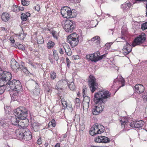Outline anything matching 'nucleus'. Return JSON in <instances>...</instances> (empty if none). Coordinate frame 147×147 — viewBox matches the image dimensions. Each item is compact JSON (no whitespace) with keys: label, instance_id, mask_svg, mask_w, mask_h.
Listing matches in <instances>:
<instances>
[{"label":"nucleus","instance_id":"f257e3e1","mask_svg":"<svg viewBox=\"0 0 147 147\" xmlns=\"http://www.w3.org/2000/svg\"><path fill=\"white\" fill-rule=\"evenodd\" d=\"M111 94L107 91H102L96 92L94 97V101L97 106L94 107L92 110V113L94 115H97L103 111L104 104L108 98L109 99Z\"/></svg>","mask_w":147,"mask_h":147},{"label":"nucleus","instance_id":"f03ea898","mask_svg":"<svg viewBox=\"0 0 147 147\" xmlns=\"http://www.w3.org/2000/svg\"><path fill=\"white\" fill-rule=\"evenodd\" d=\"M11 79L7 81V82L5 83V90L7 91L10 90H13V93L11 95V100L13 101L17 100L20 98L19 92L22 90V86L19 80H13L11 81Z\"/></svg>","mask_w":147,"mask_h":147},{"label":"nucleus","instance_id":"7ed1b4c3","mask_svg":"<svg viewBox=\"0 0 147 147\" xmlns=\"http://www.w3.org/2000/svg\"><path fill=\"white\" fill-rule=\"evenodd\" d=\"M27 109L24 107L17 108L14 111V116H12L11 119L12 124L15 125H19V120L25 119L27 116Z\"/></svg>","mask_w":147,"mask_h":147},{"label":"nucleus","instance_id":"20e7f679","mask_svg":"<svg viewBox=\"0 0 147 147\" xmlns=\"http://www.w3.org/2000/svg\"><path fill=\"white\" fill-rule=\"evenodd\" d=\"M12 78V75L9 72L3 71L0 69V94H3L5 90V83Z\"/></svg>","mask_w":147,"mask_h":147},{"label":"nucleus","instance_id":"39448f33","mask_svg":"<svg viewBox=\"0 0 147 147\" xmlns=\"http://www.w3.org/2000/svg\"><path fill=\"white\" fill-rule=\"evenodd\" d=\"M15 134L18 139L20 140L28 141L32 138L31 132L27 129H17L15 131Z\"/></svg>","mask_w":147,"mask_h":147},{"label":"nucleus","instance_id":"423d86ee","mask_svg":"<svg viewBox=\"0 0 147 147\" xmlns=\"http://www.w3.org/2000/svg\"><path fill=\"white\" fill-rule=\"evenodd\" d=\"M79 35L76 33L69 35L67 37V41L69 43L72 47L76 46L78 44Z\"/></svg>","mask_w":147,"mask_h":147},{"label":"nucleus","instance_id":"0eeeda50","mask_svg":"<svg viewBox=\"0 0 147 147\" xmlns=\"http://www.w3.org/2000/svg\"><path fill=\"white\" fill-rule=\"evenodd\" d=\"M104 129V127L102 125L97 123L95 124L94 127H92L90 129V135L93 136L103 133Z\"/></svg>","mask_w":147,"mask_h":147},{"label":"nucleus","instance_id":"6e6552de","mask_svg":"<svg viewBox=\"0 0 147 147\" xmlns=\"http://www.w3.org/2000/svg\"><path fill=\"white\" fill-rule=\"evenodd\" d=\"M88 82L91 91L94 92L98 86V84L96 81L95 77L92 75H90L88 78Z\"/></svg>","mask_w":147,"mask_h":147},{"label":"nucleus","instance_id":"1a4fd4ad","mask_svg":"<svg viewBox=\"0 0 147 147\" xmlns=\"http://www.w3.org/2000/svg\"><path fill=\"white\" fill-rule=\"evenodd\" d=\"M146 38L145 34L144 33H142L135 38L132 44L133 46L134 47L136 45L143 42L146 40Z\"/></svg>","mask_w":147,"mask_h":147},{"label":"nucleus","instance_id":"9d476101","mask_svg":"<svg viewBox=\"0 0 147 147\" xmlns=\"http://www.w3.org/2000/svg\"><path fill=\"white\" fill-rule=\"evenodd\" d=\"M74 29L73 23L69 20H65V31L67 32H71Z\"/></svg>","mask_w":147,"mask_h":147},{"label":"nucleus","instance_id":"9b49d317","mask_svg":"<svg viewBox=\"0 0 147 147\" xmlns=\"http://www.w3.org/2000/svg\"><path fill=\"white\" fill-rule=\"evenodd\" d=\"M65 11H66L65 13V18H73L76 16V13L72 12L70 8L67 6H65Z\"/></svg>","mask_w":147,"mask_h":147},{"label":"nucleus","instance_id":"f8f14e48","mask_svg":"<svg viewBox=\"0 0 147 147\" xmlns=\"http://www.w3.org/2000/svg\"><path fill=\"white\" fill-rule=\"evenodd\" d=\"M11 66L12 70L15 72L20 70V65L14 59L11 60Z\"/></svg>","mask_w":147,"mask_h":147},{"label":"nucleus","instance_id":"ddd939ff","mask_svg":"<svg viewBox=\"0 0 147 147\" xmlns=\"http://www.w3.org/2000/svg\"><path fill=\"white\" fill-rule=\"evenodd\" d=\"M144 123V122L141 120L134 121L130 123L129 125L132 127L139 128L142 127L143 126Z\"/></svg>","mask_w":147,"mask_h":147},{"label":"nucleus","instance_id":"4468645a","mask_svg":"<svg viewBox=\"0 0 147 147\" xmlns=\"http://www.w3.org/2000/svg\"><path fill=\"white\" fill-rule=\"evenodd\" d=\"M135 92L138 94H141L143 92L144 90V88L142 84H138L135 86Z\"/></svg>","mask_w":147,"mask_h":147},{"label":"nucleus","instance_id":"2eb2a0df","mask_svg":"<svg viewBox=\"0 0 147 147\" xmlns=\"http://www.w3.org/2000/svg\"><path fill=\"white\" fill-rule=\"evenodd\" d=\"M0 125L2 127V129L4 131L7 132L8 134H10L11 133V131H9L10 129L9 128L8 124L7 123H3V121H1L0 122Z\"/></svg>","mask_w":147,"mask_h":147},{"label":"nucleus","instance_id":"dca6fc26","mask_svg":"<svg viewBox=\"0 0 147 147\" xmlns=\"http://www.w3.org/2000/svg\"><path fill=\"white\" fill-rule=\"evenodd\" d=\"M131 7V3L129 1H127L121 6V8L124 11H126L128 9H129Z\"/></svg>","mask_w":147,"mask_h":147},{"label":"nucleus","instance_id":"f3484780","mask_svg":"<svg viewBox=\"0 0 147 147\" xmlns=\"http://www.w3.org/2000/svg\"><path fill=\"white\" fill-rule=\"evenodd\" d=\"M147 134L146 131L144 129L142 130L141 131H139L138 133L139 137L143 141H146L147 137Z\"/></svg>","mask_w":147,"mask_h":147},{"label":"nucleus","instance_id":"a211bd4d","mask_svg":"<svg viewBox=\"0 0 147 147\" xmlns=\"http://www.w3.org/2000/svg\"><path fill=\"white\" fill-rule=\"evenodd\" d=\"M87 59L91 60L92 61L96 62L97 61V57L95 56V54L94 53L89 55H87L86 57Z\"/></svg>","mask_w":147,"mask_h":147},{"label":"nucleus","instance_id":"6ab92c4d","mask_svg":"<svg viewBox=\"0 0 147 147\" xmlns=\"http://www.w3.org/2000/svg\"><path fill=\"white\" fill-rule=\"evenodd\" d=\"M21 121H20L19 125L22 128L26 127L28 125V121L27 120H22Z\"/></svg>","mask_w":147,"mask_h":147},{"label":"nucleus","instance_id":"aec40b11","mask_svg":"<svg viewBox=\"0 0 147 147\" xmlns=\"http://www.w3.org/2000/svg\"><path fill=\"white\" fill-rule=\"evenodd\" d=\"M9 18V16L8 13H3L1 16V19L4 22L8 21Z\"/></svg>","mask_w":147,"mask_h":147},{"label":"nucleus","instance_id":"412c9836","mask_svg":"<svg viewBox=\"0 0 147 147\" xmlns=\"http://www.w3.org/2000/svg\"><path fill=\"white\" fill-rule=\"evenodd\" d=\"M30 16V14L28 12L26 13H22L21 14V18L22 20L25 21L27 20V18Z\"/></svg>","mask_w":147,"mask_h":147},{"label":"nucleus","instance_id":"4be33fe9","mask_svg":"<svg viewBox=\"0 0 147 147\" xmlns=\"http://www.w3.org/2000/svg\"><path fill=\"white\" fill-rule=\"evenodd\" d=\"M32 128L35 131H38L39 129V125L38 123L34 122L32 124Z\"/></svg>","mask_w":147,"mask_h":147},{"label":"nucleus","instance_id":"5701e85b","mask_svg":"<svg viewBox=\"0 0 147 147\" xmlns=\"http://www.w3.org/2000/svg\"><path fill=\"white\" fill-rule=\"evenodd\" d=\"M66 108L69 112H71L73 111V108L71 104V102H66L65 103Z\"/></svg>","mask_w":147,"mask_h":147},{"label":"nucleus","instance_id":"b1692460","mask_svg":"<svg viewBox=\"0 0 147 147\" xmlns=\"http://www.w3.org/2000/svg\"><path fill=\"white\" fill-rule=\"evenodd\" d=\"M66 82L68 86V87L71 90H75L76 88V86L74 85V83L73 82H71L70 84H69L70 82H69V83H68V82L67 80Z\"/></svg>","mask_w":147,"mask_h":147},{"label":"nucleus","instance_id":"393cba45","mask_svg":"<svg viewBox=\"0 0 147 147\" xmlns=\"http://www.w3.org/2000/svg\"><path fill=\"white\" fill-rule=\"evenodd\" d=\"M101 138V143H107L110 142V139L106 137L102 136Z\"/></svg>","mask_w":147,"mask_h":147},{"label":"nucleus","instance_id":"a878e982","mask_svg":"<svg viewBox=\"0 0 147 147\" xmlns=\"http://www.w3.org/2000/svg\"><path fill=\"white\" fill-rule=\"evenodd\" d=\"M123 47L125 48V49L127 50L129 52H131L132 49V47L127 42L126 43V45L124 46Z\"/></svg>","mask_w":147,"mask_h":147},{"label":"nucleus","instance_id":"bb28decb","mask_svg":"<svg viewBox=\"0 0 147 147\" xmlns=\"http://www.w3.org/2000/svg\"><path fill=\"white\" fill-rule=\"evenodd\" d=\"M80 100L78 98H76L75 100V103L77 109L79 108L80 105Z\"/></svg>","mask_w":147,"mask_h":147},{"label":"nucleus","instance_id":"cd10ccee","mask_svg":"<svg viewBox=\"0 0 147 147\" xmlns=\"http://www.w3.org/2000/svg\"><path fill=\"white\" fill-rule=\"evenodd\" d=\"M19 6L13 5L11 8L12 10L14 12H18L19 11Z\"/></svg>","mask_w":147,"mask_h":147},{"label":"nucleus","instance_id":"c85d7f7f","mask_svg":"<svg viewBox=\"0 0 147 147\" xmlns=\"http://www.w3.org/2000/svg\"><path fill=\"white\" fill-rule=\"evenodd\" d=\"M128 121L127 119L123 117L121 118V119L120 120V122L122 125H125L126 124L128 123Z\"/></svg>","mask_w":147,"mask_h":147},{"label":"nucleus","instance_id":"c756f323","mask_svg":"<svg viewBox=\"0 0 147 147\" xmlns=\"http://www.w3.org/2000/svg\"><path fill=\"white\" fill-rule=\"evenodd\" d=\"M84 98L83 99V103H86L89 104V102L90 101V98L88 96H84Z\"/></svg>","mask_w":147,"mask_h":147},{"label":"nucleus","instance_id":"7c9ffc66","mask_svg":"<svg viewBox=\"0 0 147 147\" xmlns=\"http://www.w3.org/2000/svg\"><path fill=\"white\" fill-rule=\"evenodd\" d=\"M53 54L54 59L56 61H57L59 58V57L58 56L57 52L56 50H54L53 51Z\"/></svg>","mask_w":147,"mask_h":147},{"label":"nucleus","instance_id":"2f4dec72","mask_svg":"<svg viewBox=\"0 0 147 147\" xmlns=\"http://www.w3.org/2000/svg\"><path fill=\"white\" fill-rule=\"evenodd\" d=\"M54 43L51 41H49L47 44L48 48L49 49L52 48L54 45Z\"/></svg>","mask_w":147,"mask_h":147},{"label":"nucleus","instance_id":"473e14b6","mask_svg":"<svg viewBox=\"0 0 147 147\" xmlns=\"http://www.w3.org/2000/svg\"><path fill=\"white\" fill-rule=\"evenodd\" d=\"M136 3H139L140 2H143L146 1L147 2V0H135ZM146 16H147V3L146 4Z\"/></svg>","mask_w":147,"mask_h":147},{"label":"nucleus","instance_id":"72a5a7b5","mask_svg":"<svg viewBox=\"0 0 147 147\" xmlns=\"http://www.w3.org/2000/svg\"><path fill=\"white\" fill-rule=\"evenodd\" d=\"M83 110L86 111H87L89 108V104L83 103Z\"/></svg>","mask_w":147,"mask_h":147},{"label":"nucleus","instance_id":"f704fd0d","mask_svg":"<svg viewBox=\"0 0 147 147\" xmlns=\"http://www.w3.org/2000/svg\"><path fill=\"white\" fill-rule=\"evenodd\" d=\"M102 137V136H100L96 137L94 139L95 142L99 143H101L102 141L101 140Z\"/></svg>","mask_w":147,"mask_h":147},{"label":"nucleus","instance_id":"c9c22d12","mask_svg":"<svg viewBox=\"0 0 147 147\" xmlns=\"http://www.w3.org/2000/svg\"><path fill=\"white\" fill-rule=\"evenodd\" d=\"M107 54H105L99 56L97 57V61L100 60L102 59H105L107 56Z\"/></svg>","mask_w":147,"mask_h":147},{"label":"nucleus","instance_id":"e433bc0d","mask_svg":"<svg viewBox=\"0 0 147 147\" xmlns=\"http://www.w3.org/2000/svg\"><path fill=\"white\" fill-rule=\"evenodd\" d=\"M22 5L24 6L28 5L29 4V2L25 0H21Z\"/></svg>","mask_w":147,"mask_h":147},{"label":"nucleus","instance_id":"4c0bfd02","mask_svg":"<svg viewBox=\"0 0 147 147\" xmlns=\"http://www.w3.org/2000/svg\"><path fill=\"white\" fill-rule=\"evenodd\" d=\"M141 29L144 30L147 29V22L141 25Z\"/></svg>","mask_w":147,"mask_h":147},{"label":"nucleus","instance_id":"58836bf2","mask_svg":"<svg viewBox=\"0 0 147 147\" xmlns=\"http://www.w3.org/2000/svg\"><path fill=\"white\" fill-rule=\"evenodd\" d=\"M26 34V33H22L18 35V36L20 37L19 38L20 39L23 40L25 37Z\"/></svg>","mask_w":147,"mask_h":147},{"label":"nucleus","instance_id":"ea45409f","mask_svg":"<svg viewBox=\"0 0 147 147\" xmlns=\"http://www.w3.org/2000/svg\"><path fill=\"white\" fill-rule=\"evenodd\" d=\"M51 79L53 80L55 79L56 77V73L53 72L51 73Z\"/></svg>","mask_w":147,"mask_h":147},{"label":"nucleus","instance_id":"a19ab883","mask_svg":"<svg viewBox=\"0 0 147 147\" xmlns=\"http://www.w3.org/2000/svg\"><path fill=\"white\" fill-rule=\"evenodd\" d=\"M99 38V37L98 36H96L95 37H94L92 38L91 40H89L88 41V42H90L92 41V42H93L95 41L96 40V39H98Z\"/></svg>","mask_w":147,"mask_h":147},{"label":"nucleus","instance_id":"79ce46f5","mask_svg":"<svg viewBox=\"0 0 147 147\" xmlns=\"http://www.w3.org/2000/svg\"><path fill=\"white\" fill-rule=\"evenodd\" d=\"M123 53L125 55H126L129 54L130 52L128 51L125 49V48L123 47L122 49Z\"/></svg>","mask_w":147,"mask_h":147},{"label":"nucleus","instance_id":"37998d69","mask_svg":"<svg viewBox=\"0 0 147 147\" xmlns=\"http://www.w3.org/2000/svg\"><path fill=\"white\" fill-rule=\"evenodd\" d=\"M20 70H22L24 72H26L27 71L26 67L22 65H20Z\"/></svg>","mask_w":147,"mask_h":147},{"label":"nucleus","instance_id":"c03bdc74","mask_svg":"<svg viewBox=\"0 0 147 147\" xmlns=\"http://www.w3.org/2000/svg\"><path fill=\"white\" fill-rule=\"evenodd\" d=\"M17 46L19 49L22 50H24L25 49L24 46L21 44H19Z\"/></svg>","mask_w":147,"mask_h":147},{"label":"nucleus","instance_id":"a18cd8bd","mask_svg":"<svg viewBox=\"0 0 147 147\" xmlns=\"http://www.w3.org/2000/svg\"><path fill=\"white\" fill-rule=\"evenodd\" d=\"M49 125H52L53 127H54L55 126V122L54 120L53 119L51 120V121L49 122Z\"/></svg>","mask_w":147,"mask_h":147},{"label":"nucleus","instance_id":"49530a36","mask_svg":"<svg viewBox=\"0 0 147 147\" xmlns=\"http://www.w3.org/2000/svg\"><path fill=\"white\" fill-rule=\"evenodd\" d=\"M112 44V43H108L105 44V49H109V48L110 47L111 45Z\"/></svg>","mask_w":147,"mask_h":147},{"label":"nucleus","instance_id":"de8ad7c7","mask_svg":"<svg viewBox=\"0 0 147 147\" xmlns=\"http://www.w3.org/2000/svg\"><path fill=\"white\" fill-rule=\"evenodd\" d=\"M68 51H66V50L65 49V52H66V54L69 56H70L71 55V49H68Z\"/></svg>","mask_w":147,"mask_h":147},{"label":"nucleus","instance_id":"09e8293b","mask_svg":"<svg viewBox=\"0 0 147 147\" xmlns=\"http://www.w3.org/2000/svg\"><path fill=\"white\" fill-rule=\"evenodd\" d=\"M66 63L68 67H69V64L71 63V61L67 57L66 58Z\"/></svg>","mask_w":147,"mask_h":147},{"label":"nucleus","instance_id":"8fccbe9b","mask_svg":"<svg viewBox=\"0 0 147 147\" xmlns=\"http://www.w3.org/2000/svg\"><path fill=\"white\" fill-rule=\"evenodd\" d=\"M114 29H109L108 31V33L109 34L113 35L114 32Z\"/></svg>","mask_w":147,"mask_h":147},{"label":"nucleus","instance_id":"3c124183","mask_svg":"<svg viewBox=\"0 0 147 147\" xmlns=\"http://www.w3.org/2000/svg\"><path fill=\"white\" fill-rule=\"evenodd\" d=\"M64 8V7H62L61 9V13L63 17L64 18V13L63 12V9Z\"/></svg>","mask_w":147,"mask_h":147},{"label":"nucleus","instance_id":"603ef678","mask_svg":"<svg viewBox=\"0 0 147 147\" xmlns=\"http://www.w3.org/2000/svg\"><path fill=\"white\" fill-rule=\"evenodd\" d=\"M38 144L40 145L42 144L41 139V138H39L37 142Z\"/></svg>","mask_w":147,"mask_h":147},{"label":"nucleus","instance_id":"864d4df0","mask_svg":"<svg viewBox=\"0 0 147 147\" xmlns=\"http://www.w3.org/2000/svg\"><path fill=\"white\" fill-rule=\"evenodd\" d=\"M81 0H71V3H79L80 2Z\"/></svg>","mask_w":147,"mask_h":147},{"label":"nucleus","instance_id":"5fc2aeb1","mask_svg":"<svg viewBox=\"0 0 147 147\" xmlns=\"http://www.w3.org/2000/svg\"><path fill=\"white\" fill-rule=\"evenodd\" d=\"M121 83L122 84L121 85V86H124V84L125 83V81L124 80V79H122V80H121ZM121 87V86H120L119 87V88Z\"/></svg>","mask_w":147,"mask_h":147},{"label":"nucleus","instance_id":"6e6d98bb","mask_svg":"<svg viewBox=\"0 0 147 147\" xmlns=\"http://www.w3.org/2000/svg\"><path fill=\"white\" fill-rule=\"evenodd\" d=\"M39 5H37L36 6H35V9L37 11H39L40 10V7Z\"/></svg>","mask_w":147,"mask_h":147},{"label":"nucleus","instance_id":"4d7b16f0","mask_svg":"<svg viewBox=\"0 0 147 147\" xmlns=\"http://www.w3.org/2000/svg\"><path fill=\"white\" fill-rule=\"evenodd\" d=\"M59 52L61 54H63L64 53L63 51L62 48H60L59 49Z\"/></svg>","mask_w":147,"mask_h":147},{"label":"nucleus","instance_id":"13d9d810","mask_svg":"<svg viewBox=\"0 0 147 147\" xmlns=\"http://www.w3.org/2000/svg\"><path fill=\"white\" fill-rule=\"evenodd\" d=\"M74 58L75 60L78 59L79 58V56L78 55H76L74 56Z\"/></svg>","mask_w":147,"mask_h":147},{"label":"nucleus","instance_id":"bf43d9fd","mask_svg":"<svg viewBox=\"0 0 147 147\" xmlns=\"http://www.w3.org/2000/svg\"><path fill=\"white\" fill-rule=\"evenodd\" d=\"M94 54H95V56H96V57H98L100 55V53L99 52L97 51L96 53H94Z\"/></svg>","mask_w":147,"mask_h":147},{"label":"nucleus","instance_id":"052dcab7","mask_svg":"<svg viewBox=\"0 0 147 147\" xmlns=\"http://www.w3.org/2000/svg\"><path fill=\"white\" fill-rule=\"evenodd\" d=\"M100 37H99V38H98V39H96V43L97 44H98L100 43Z\"/></svg>","mask_w":147,"mask_h":147},{"label":"nucleus","instance_id":"680f3d73","mask_svg":"<svg viewBox=\"0 0 147 147\" xmlns=\"http://www.w3.org/2000/svg\"><path fill=\"white\" fill-rule=\"evenodd\" d=\"M121 39L125 40L123 36H121L120 37H119L117 38V40H121Z\"/></svg>","mask_w":147,"mask_h":147},{"label":"nucleus","instance_id":"e2e57ef3","mask_svg":"<svg viewBox=\"0 0 147 147\" xmlns=\"http://www.w3.org/2000/svg\"><path fill=\"white\" fill-rule=\"evenodd\" d=\"M85 87H86V86H85V88H83V91H82L83 93L84 94L83 97H84V94H85V92L86 90V88H85Z\"/></svg>","mask_w":147,"mask_h":147},{"label":"nucleus","instance_id":"0e129e2a","mask_svg":"<svg viewBox=\"0 0 147 147\" xmlns=\"http://www.w3.org/2000/svg\"><path fill=\"white\" fill-rule=\"evenodd\" d=\"M10 40L11 41V42L12 43H14L15 42V40L14 39L12 38H10Z\"/></svg>","mask_w":147,"mask_h":147},{"label":"nucleus","instance_id":"69168bd1","mask_svg":"<svg viewBox=\"0 0 147 147\" xmlns=\"http://www.w3.org/2000/svg\"><path fill=\"white\" fill-rule=\"evenodd\" d=\"M52 34L53 35V37L55 38H57V36L55 35V33L54 32H53L52 33Z\"/></svg>","mask_w":147,"mask_h":147},{"label":"nucleus","instance_id":"338daca9","mask_svg":"<svg viewBox=\"0 0 147 147\" xmlns=\"http://www.w3.org/2000/svg\"><path fill=\"white\" fill-rule=\"evenodd\" d=\"M64 99H62L61 100V103L63 105V107H64Z\"/></svg>","mask_w":147,"mask_h":147},{"label":"nucleus","instance_id":"774afa93","mask_svg":"<svg viewBox=\"0 0 147 147\" xmlns=\"http://www.w3.org/2000/svg\"><path fill=\"white\" fill-rule=\"evenodd\" d=\"M19 9H20L19 11H22L24 9V8L23 7H20V6H19Z\"/></svg>","mask_w":147,"mask_h":147}]
</instances>
